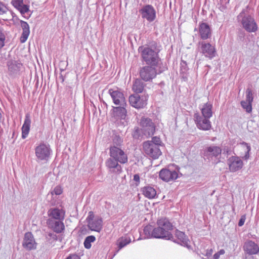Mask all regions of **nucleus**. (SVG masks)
<instances>
[{
	"label": "nucleus",
	"instance_id": "nucleus-50",
	"mask_svg": "<svg viewBox=\"0 0 259 259\" xmlns=\"http://www.w3.org/2000/svg\"><path fill=\"white\" fill-rule=\"evenodd\" d=\"M219 9L220 10V11H221L222 12H226V10H227V7L226 6H224V5H221L220 7H219Z\"/></svg>",
	"mask_w": 259,
	"mask_h": 259
},
{
	"label": "nucleus",
	"instance_id": "nucleus-41",
	"mask_svg": "<svg viewBox=\"0 0 259 259\" xmlns=\"http://www.w3.org/2000/svg\"><path fill=\"white\" fill-rule=\"evenodd\" d=\"M5 39L6 37L4 31H2L1 33H0V49L4 46Z\"/></svg>",
	"mask_w": 259,
	"mask_h": 259
},
{
	"label": "nucleus",
	"instance_id": "nucleus-42",
	"mask_svg": "<svg viewBox=\"0 0 259 259\" xmlns=\"http://www.w3.org/2000/svg\"><path fill=\"white\" fill-rule=\"evenodd\" d=\"M62 193V190L60 186L56 187L53 191L52 192V194H56L57 195H60Z\"/></svg>",
	"mask_w": 259,
	"mask_h": 259
},
{
	"label": "nucleus",
	"instance_id": "nucleus-21",
	"mask_svg": "<svg viewBox=\"0 0 259 259\" xmlns=\"http://www.w3.org/2000/svg\"><path fill=\"white\" fill-rule=\"evenodd\" d=\"M175 236L177 238L175 241L182 246H186L187 248L189 247V243L190 241L184 233L176 230L175 231Z\"/></svg>",
	"mask_w": 259,
	"mask_h": 259
},
{
	"label": "nucleus",
	"instance_id": "nucleus-46",
	"mask_svg": "<svg viewBox=\"0 0 259 259\" xmlns=\"http://www.w3.org/2000/svg\"><path fill=\"white\" fill-rule=\"evenodd\" d=\"M140 131L141 130L138 127L135 128V131H134V134H133L134 137H135V138H138L139 137V136H140Z\"/></svg>",
	"mask_w": 259,
	"mask_h": 259
},
{
	"label": "nucleus",
	"instance_id": "nucleus-53",
	"mask_svg": "<svg viewBox=\"0 0 259 259\" xmlns=\"http://www.w3.org/2000/svg\"><path fill=\"white\" fill-rule=\"evenodd\" d=\"M2 31H4V29L3 28L0 26V33H1Z\"/></svg>",
	"mask_w": 259,
	"mask_h": 259
},
{
	"label": "nucleus",
	"instance_id": "nucleus-18",
	"mask_svg": "<svg viewBox=\"0 0 259 259\" xmlns=\"http://www.w3.org/2000/svg\"><path fill=\"white\" fill-rule=\"evenodd\" d=\"M198 29L200 37L203 40L202 41L211 38V30L207 23L204 22L199 23Z\"/></svg>",
	"mask_w": 259,
	"mask_h": 259
},
{
	"label": "nucleus",
	"instance_id": "nucleus-1",
	"mask_svg": "<svg viewBox=\"0 0 259 259\" xmlns=\"http://www.w3.org/2000/svg\"><path fill=\"white\" fill-rule=\"evenodd\" d=\"M110 157L106 161V165L111 172L119 174L122 172L120 164H125L128 161L126 153L120 147L111 146L109 149Z\"/></svg>",
	"mask_w": 259,
	"mask_h": 259
},
{
	"label": "nucleus",
	"instance_id": "nucleus-48",
	"mask_svg": "<svg viewBox=\"0 0 259 259\" xmlns=\"http://www.w3.org/2000/svg\"><path fill=\"white\" fill-rule=\"evenodd\" d=\"M245 220V217H242L239 221L238 226L241 227L243 225Z\"/></svg>",
	"mask_w": 259,
	"mask_h": 259
},
{
	"label": "nucleus",
	"instance_id": "nucleus-14",
	"mask_svg": "<svg viewBox=\"0 0 259 259\" xmlns=\"http://www.w3.org/2000/svg\"><path fill=\"white\" fill-rule=\"evenodd\" d=\"M194 118L197 127L201 130L208 131L211 127L210 118L204 117L198 113H195L194 115Z\"/></svg>",
	"mask_w": 259,
	"mask_h": 259
},
{
	"label": "nucleus",
	"instance_id": "nucleus-13",
	"mask_svg": "<svg viewBox=\"0 0 259 259\" xmlns=\"http://www.w3.org/2000/svg\"><path fill=\"white\" fill-rule=\"evenodd\" d=\"M140 125L142 127L141 130L145 136H150L154 134L155 130V125L150 118H142Z\"/></svg>",
	"mask_w": 259,
	"mask_h": 259
},
{
	"label": "nucleus",
	"instance_id": "nucleus-15",
	"mask_svg": "<svg viewBox=\"0 0 259 259\" xmlns=\"http://www.w3.org/2000/svg\"><path fill=\"white\" fill-rule=\"evenodd\" d=\"M148 97L146 96H140L138 94L132 95L129 97V102L131 106L136 108H142L147 105Z\"/></svg>",
	"mask_w": 259,
	"mask_h": 259
},
{
	"label": "nucleus",
	"instance_id": "nucleus-29",
	"mask_svg": "<svg viewBox=\"0 0 259 259\" xmlns=\"http://www.w3.org/2000/svg\"><path fill=\"white\" fill-rule=\"evenodd\" d=\"M125 107L126 106H119L118 107H114V112L116 115L123 119L125 118L126 113Z\"/></svg>",
	"mask_w": 259,
	"mask_h": 259
},
{
	"label": "nucleus",
	"instance_id": "nucleus-36",
	"mask_svg": "<svg viewBox=\"0 0 259 259\" xmlns=\"http://www.w3.org/2000/svg\"><path fill=\"white\" fill-rule=\"evenodd\" d=\"M47 239L50 243L52 244L54 241L57 240V236L54 232L49 233L47 237Z\"/></svg>",
	"mask_w": 259,
	"mask_h": 259
},
{
	"label": "nucleus",
	"instance_id": "nucleus-32",
	"mask_svg": "<svg viewBox=\"0 0 259 259\" xmlns=\"http://www.w3.org/2000/svg\"><path fill=\"white\" fill-rule=\"evenodd\" d=\"M96 240V238L93 235L87 237L84 241V246L87 249H90L91 247V243L94 242Z\"/></svg>",
	"mask_w": 259,
	"mask_h": 259
},
{
	"label": "nucleus",
	"instance_id": "nucleus-2",
	"mask_svg": "<svg viewBox=\"0 0 259 259\" xmlns=\"http://www.w3.org/2000/svg\"><path fill=\"white\" fill-rule=\"evenodd\" d=\"M157 224L158 227L153 230L154 238L167 240L175 239L171 233L174 226L167 218H164L159 219Z\"/></svg>",
	"mask_w": 259,
	"mask_h": 259
},
{
	"label": "nucleus",
	"instance_id": "nucleus-31",
	"mask_svg": "<svg viewBox=\"0 0 259 259\" xmlns=\"http://www.w3.org/2000/svg\"><path fill=\"white\" fill-rule=\"evenodd\" d=\"M131 242V239L129 237H122L119 241L118 243V249L117 251L118 252L122 248L125 246L127 244H129Z\"/></svg>",
	"mask_w": 259,
	"mask_h": 259
},
{
	"label": "nucleus",
	"instance_id": "nucleus-40",
	"mask_svg": "<svg viewBox=\"0 0 259 259\" xmlns=\"http://www.w3.org/2000/svg\"><path fill=\"white\" fill-rule=\"evenodd\" d=\"M11 4L18 10L21 5L23 4V0H12Z\"/></svg>",
	"mask_w": 259,
	"mask_h": 259
},
{
	"label": "nucleus",
	"instance_id": "nucleus-49",
	"mask_svg": "<svg viewBox=\"0 0 259 259\" xmlns=\"http://www.w3.org/2000/svg\"><path fill=\"white\" fill-rule=\"evenodd\" d=\"M133 180H134L135 182H137L138 184H139V183H140V177H139V175H138V174H136V175H135L134 176V179H133Z\"/></svg>",
	"mask_w": 259,
	"mask_h": 259
},
{
	"label": "nucleus",
	"instance_id": "nucleus-10",
	"mask_svg": "<svg viewBox=\"0 0 259 259\" xmlns=\"http://www.w3.org/2000/svg\"><path fill=\"white\" fill-rule=\"evenodd\" d=\"M156 66H145L140 69L139 74L140 77L145 81H149L154 78L157 73L162 72V70H160L157 73Z\"/></svg>",
	"mask_w": 259,
	"mask_h": 259
},
{
	"label": "nucleus",
	"instance_id": "nucleus-43",
	"mask_svg": "<svg viewBox=\"0 0 259 259\" xmlns=\"http://www.w3.org/2000/svg\"><path fill=\"white\" fill-rule=\"evenodd\" d=\"M147 142H153L155 144H157L159 146L160 145L161 141L159 138L157 137H154L152 138L151 141H147Z\"/></svg>",
	"mask_w": 259,
	"mask_h": 259
},
{
	"label": "nucleus",
	"instance_id": "nucleus-6",
	"mask_svg": "<svg viewBox=\"0 0 259 259\" xmlns=\"http://www.w3.org/2000/svg\"><path fill=\"white\" fill-rule=\"evenodd\" d=\"M198 45V51L205 57L212 59L215 56L217 51L214 46L205 41H199Z\"/></svg>",
	"mask_w": 259,
	"mask_h": 259
},
{
	"label": "nucleus",
	"instance_id": "nucleus-4",
	"mask_svg": "<svg viewBox=\"0 0 259 259\" xmlns=\"http://www.w3.org/2000/svg\"><path fill=\"white\" fill-rule=\"evenodd\" d=\"M237 19L247 32H255L257 30L258 26L254 18L250 15H245L244 11L239 14Z\"/></svg>",
	"mask_w": 259,
	"mask_h": 259
},
{
	"label": "nucleus",
	"instance_id": "nucleus-38",
	"mask_svg": "<svg viewBox=\"0 0 259 259\" xmlns=\"http://www.w3.org/2000/svg\"><path fill=\"white\" fill-rule=\"evenodd\" d=\"M245 101L250 102H252L253 101L252 92L249 88L247 89L246 91V100Z\"/></svg>",
	"mask_w": 259,
	"mask_h": 259
},
{
	"label": "nucleus",
	"instance_id": "nucleus-52",
	"mask_svg": "<svg viewBox=\"0 0 259 259\" xmlns=\"http://www.w3.org/2000/svg\"><path fill=\"white\" fill-rule=\"evenodd\" d=\"M225 250L224 249H221L218 252V253L220 254V255H222V254H224L225 253Z\"/></svg>",
	"mask_w": 259,
	"mask_h": 259
},
{
	"label": "nucleus",
	"instance_id": "nucleus-24",
	"mask_svg": "<svg viewBox=\"0 0 259 259\" xmlns=\"http://www.w3.org/2000/svg\"><path fill=\"white\" fill-rule=\"evenodd\" d=\"M142 194L146 198L151 199L156 196V191L154 187L148 185L141 188Z\"/></svg>",
	"mask_w": 259,
	"mask_h": 259
},
{
	"label": "nucleus",
	"instance_id": "nucleus-12",
	"mask_svg": "<svg viewBox=\"0 0 259 259\" xmlns=\"http://www.w3.org/2000/svg\"><path fill=\"white\" fill-rule=\"evenodd\" d=\"M114 104L117 106H126L125 99L123 93L118 89H110L108 90Z\"/></svg>",
	"mask_w": 259,
	"mask_h": 259
},
{
	"label": "nucleus",
	"instance_id": "nucleus-19",
	"mask_svg": "<svg viewBox=\"0 0 259 259\" xmlns=\"http://www.w3.org/2000/svg\"><path fill=\"white\" fill-rule=\"evenodd\" d=\"M228 164L230 170L232 172H235L242 167L243 162L238 157L231 156L228 160Z\"/></svg>",
	"mask_w": 259,
	"mask_h": 259
},
{
	"label": "nucleus",
	"instance_id": "nucleus-9",
	"mask_svg": "<svg viewBox=\"0 0 259 259\" xmlns=\"http://www.w3.org/2000/svg\"><path fill=\"white\" fill-rule=\"evenodd\" d=\"M88 228L92 231L100 232L102 229L103 220L98 216L95 217L92 211H90L87 218Z\"/></svg>",
	"mask_w": 259,
	"mask_h": 259
},
{
	"label": "nucleus",
	"instance_id": "nucleus-8",
	"mask_svg": "<svg viewBox=\"0 0 259 259\" xmlns=\"http://www.w3.org/2000/svg\"><path fill=\"white\" fill-rule=\"evenodd\" d=\"M51 152L50 146L44 143H40L35 148V154L38 161H48Z\"/></svg>",
	"mask_w": 259,
	"mask_h": 259
},
{
	"label": "nucleus",
	"instance_id": "nucleus-28",
	"mask_svg": "<svg viewBox=\"0 0 259 259\" xmlns=\"http://www.w3.org/2000/svg\"><path fill=\"white\" fill-rule=\"evenodd\" d=\"M221 148L218 146H210L207 149V153L212 156L217 157L221 154Z\"/></svg>",
	"mask_w": 259,
	"mask_h": 259
},
{
	"label": "nucleus",
	"instance_id": "nucleus-39",
	"mask_svg": "<svg viewBox=\"0 0 259 259\" xmlns=\"http://www.w3.org/2000/svg\"><path fill=\"white\" fill-rule=\"evenodd\" d=\"M18 10L22 14H25L29 11V6L27 5H21Z\"/></svg>",
	"mask_w": 259,
	"mask_h": 259
},
{
	"label": "nucleus",
	"instance_id": "nucleus-20",
	"mask_svg": "<svg viewBox=\"0 0 259 259\" xmlns=\"http://www.w3.org/2000/svg\"><path fill=\"white\" fill-rule=\"evenodd\" d=\"M49 220L54 219L55 220H63L64 219L65 211L62 209L52 208L49 210Z\"/></svg>",
	"mask_w": 259,
	"mask_h": 259
},
{
	"label": "nucleus",
	"instance_id": "nucleus-26",
	"mask_svg": "<svg viewBox=\"0 0 259 259\" xmlns=\"http://www.w3.org/2000/svg\"><path fill=\"white\" fill-rule=\"evenodd\" d=\"M212 105L210 103H206L200 108L201 115L207 118H210L212 116Z\"/></svg>",
	"mask_w": 259,
	"mask_h": 259
},
{
	"label": "nucleus",
	"instance_id": "nucleus-7",
	"mask_svg": "<svg viewBox=\"0 0 259 259\" xmlns=\"http://www.w3.org/2000/svg\"><path fill=\"white\" fill-rule=\"evenodd\" d=\"M143 147L145 154L152 159L158 158L162 154L159 146L153 142H145L143 143Z\"/></svg>",
	"mask_w": 259,
	"mask_h": 259
},
{
	"label": "nucleus",
	"instance_id": "nucleus-25",
	"mask_svg": "<svg viewBox=\"0 0 259 259\" xmlns=\"http://www.w3.org/2000/svg\"><path fill=\"white\" fill-rule=\"evenodd\" d=\"M62 221L49 220L48 224L55 232L61 233L64 229V225Z\"/></svg>",
	"mask_w": 259,
	"mask_h": 259
},
{
	"label": "nucleus",
	"instance_id": "nucleus-23",
	"mask_svg": "<svg viewBox=\"0 0 259 259\" xmlns=\"http://www.w3.org/2000/svg\"><path fill=\"white\" fill-rule=\"evenodd\" d=\"M30 116L29 113H27L25 116L24 123L22 126V138L25 139L28 135L30 131L31 124Z\"/></svg>",
	"mask_w": 259,
	"mask_h": 259
},
{
	"label": "nucleus",
	"instance_id": "nucleus-47",
	"mask_svg": "<svg viewBox=\"0 0 259 259\" xmlns=\"http://www.w3.org/2000/svg\"><path fill=\"white\" fill-rule=\"evenodd\" d=\"M67 259H80V257L76 254H71L67 257Z\"/></svg>",
	"mask_w": 259,
	"mask_h": 259
},
{
	"label": "nucleus",
	"instance_id": "nucleus-30",
	"mask_svg": "<svg viewBox=\"0 0 259 259\" xmlns=\"http://www.w3.org/2000/svg\"><path fill=\"white\" fill-rule=\"evenodd\" d=\"M240 146L242 149L245 151V154L242 156V158L247 160L249 158V152L251 150L250 146L245 142L240 144Z\"/></svg>",
	"mask_w": 259,
	"mask_h": 259
},
{
	"label": "nucleus",
	"instance_id": "nucleus-27",
	"mask_svg": "<svg viewBox=\"0 0 259 259\" xmlns=\"http://www.w3.org/2000/svg\"><path fill=\"white\" fill-rule=\"evenodd\" d=\"M145 87L144 82L139 79H137L134 82L132 89L137 93H141L143 92Z\"/></svg>",
	"mask_w": 259,
	"mask_h": 259
},
{
	"label": "nucleus",
	"instance_id": "nucleus-35",
	"mask_svg": "<svg viewBox=\"0 0 259 259\" xmlns=\"http://www.w3.org/2000/svg\"><path fill=\"white\" fill-rule=\"evenodd\" d=\"M22 30L23 31L20 40L21 43H24L27 39L30 34L29 27Z\"/></svg>",
	"mask_w": 259,
	"mask_h": 259
},
{
	"label": "nucleus",
	"instance_id": "nucleus-5",
	"mask_svg": "<svg viewBox=\"0 0 259 259\" xmlns=\"http://www.w3.org/2000/svg\"><path fill=\"white\" fill-rule=\"evenodd\" d=\"M179 170L176 165H169L162 168L159 173V178L166 182L176 180L179 177Z\"/></svg>",
	"mask_w": 259,
	"mask_h": 259
},
{
	"label": "nucleus",
	"instance_id": "nucleus-16",
	"mask_svg": "<svg viewBox=\"0 0 259 259\" xmlns=\"http://www.w3.org/2000/svg\"><path fill=\"white\" fill-rule=\"evenodd\" d=\"M22 245L24 248L28 250L36 248L37 243L31 232H27L25 234Z\"/></svg>",
	"mask_w": 259,
	"mask_h": 259
},
{
	"label": "nucleus",
	"instance_id": "nucleus-44",
	"mask_svg": "<svg viewBox=\"0 0 259 259\" xmlns=\"http://www.w3.org/2000/svg\"><path fill=\"white\" fill-rule=\"evenodd\" d=\"M6 7L1 2H0V15H2L7 12Z\"/></svg>",
	"mask_w": 259,
	"mask_h": 259
},
{
	"label": "nucleus",
	"instance_id": "nucleus-33",
	"mask_svg": "<svg viewBox=\"0 0 259 259\" xmlns=\"http://www.w3.org/2000/svg\"><path fill=\"white\" fill-rule=\"evenodd\" d=\"M153 229L151 226H146L144 229V234L145 236V238H154L153 236Z\"/></svg>",
	"mask_w": 259,
	"mask_h": 259
},
{
	"label": "nucleus",
	"instance_id": "nucleus-34",
	"mask_svg": "<svg viewBox=\"0 0 259 259\" xmlns=\"http://www.w3.org/2000/svg\"><path fill=\"white\" fill-rule=\"evenodd\" d=\"M241 105L247 113H250L252 111V102L242 101L241 102Z\"/></svg>",
	"mask_w": 259,
	"mask_h": 259
},
{
	"label": "nucleus",
	"instance_id": "nucleus-17",
	"mask_svg": "<svg viewBox=\"0 0 259 259\" xmlns=\"http://www.w3.org/2000/svg\"><path fill=\"white\" fill-rule=\"evenodd\" d=\"M243 250L248 255H254L259 253V246L254 241L248 240L244 244Z\"/></svg>",
	"mask_w": 259,
	"mask_h": 259
},
{
	"label": "nucleus",
	"instance_id": "nucleus-37",
	"mask_svg": "<svg viewBox=\"0 0 259 259\" xmlns=\"http://www.w3.org/2000/svg\"><path fill=\"white\" fill-rule=\"evenodd\" d=\"M122 143V140L120 136L116 135L114 137L113 139V145L120 147Z\"/></svg>",
	"mask_w": 259,
	"mask_h": 259
},
{
	"label": "nucleus",
	"instance_id": "nucleus-54",
	"mask_svg": "<svg viewBox=\"0 0 259 259\" xmlns=\"http://www.w3.org/2000/svg\"><path fill=\"white\" fill-rule=\"evenodd\" d=\"M182 63H183V64H184L185 65H186L185 62H183H183H182Z\"/></svg>",
	"mask_w": 259,
	"mask_h": 259
},
{
	"label": "nucleus",
	"instance_id": "nucleus-22",
	"mask_svg": "<svg viewBox=\"0 0 259 259\" xmlns=\"http://www.w3.org/2000/svg\"><path fill=\"white\" fill-rule=\"evenodd\" d=\"M8 71L11 75L16 74L20 71L22 64L19 61L11 60L7 63Z\"/></svg>",
	"mask_w": 259,
	"mask_h": 259
},
{
	"label": "nucleus",
	"instance_id": "nucleus-51",
	"mask_svg": "<svg viewBox=\"0 0 259 259\" xmlns=\"http://www.w3.org/2000/svg\"><path fill=\"white\" fill-rule=\"evenodd\" d=\"M220 255L218 253H215L213 256V259H219Z\"/></svg>",
	"mask_w": 259,
	"mask_h": 259
},
{
	"label": "nucleus",
	"instance_id": "nucleus-3",
	"mask_svg": "<svg viewBox=\"0 0 259 259\" xmlns=\"http://www.w3.org/2000/svg\"><path fill=\"white\" fill-rule=\"evenodd\" d=\"M143 60L149 65L160 68L161 60L158 53L149 47H141Z\"/></svg>",
	"mask_w": 259,
	"mask_h": 259
},
{
	"label": "nucleus",
	"instance_id": "nucleus-11",
	"mask_svg": "<svg viewBox=\"0 0 259 259\" xmlns=\"http://www.w3.org/2000/svg\"><path fill=\"white\" fill-rule=\"evenodd\" d=\"M142 18L149 22H153L156 18V13L154 8L151 5L144 6L139 10Z\"/></svg>",
	"mask_w": 259,
	"mask_h": 259
},
{
	"label": "nucleus",
	"instance_id": "nucleus-45",
	"mask_svg": "<svg viewBox=\"0 0 259 259\" xmlns=\"http://www.w3.org/2000/svg\"><path fill=\"white\" fill-rule=\"evenodd\" d=\"M20 24H21V26L22 29L29 27L28 24L25 21L21 20Z\"/></svg>",
	"mask_w": 259,
	"mask_h": 259
}]
</instances>
